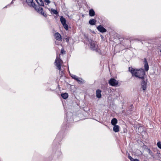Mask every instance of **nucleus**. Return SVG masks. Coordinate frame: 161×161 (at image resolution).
I'll return each mask as SVG.
<instances>
[{"mask_svg": "<svg viewBox=\"0 0 161 161\" xmlns=\"http://www.w3.org/2000/svg\"><path fill=\"white\" fill-rule=\"evenodd\" d=\"M131 74L132 75L142 80H144L145 73L143 69L141 68L140 69L135 70L131 68Z\"/></svg>", "mask_w": 161, "mask_h": 161, "instance_id": "nucleus-1", "label": "nucleus"}, {"mask_svg": "<svg viewBox=\"0 0 161 161\" xmlns=\"http://www.w3.org/2000/svg\"><path fill=\"white\" fill-rule=\"evenodd\" d=\"M62 63V60L59 58L57 57L55 60L54 64L57 67V69L59 71H61L62 70L61 66Z\"/></svg>", "mask_w": 161, "mask_h": 161, "instance_id": "nucleus-2", "label": "nucleus"}, {"mask_svg": "<svg viewBox=\"0 0 161 161\" xmlns=\"http://www.w3.org/2000/svg\"><path fill=\"white\" fill-rule=\"evenodd\" d=\"M89 42L90 45V48L94 50H95L97 52H99L97 50V42L91 39L89 40Z\"/></svg>", "mask_w": 161, "mask_h": 161, "instance_id": "nucleus-3", "label": "nucleus"}, {"mask_svg": "<svg viewBox=\"0 0 161 161\" xmlns=\"http://www.w3.org/2000/svg\"><path fill=\"white\" fill-rule=\"evenodd\" d=\"M60 20L64 28L66 30H67L68 29V25L66 24V20L63 16H62L60 17Z\"/></svg>", "mask_w": 161, "mask_h": 161, "instance_id": "nucleus-4", "label": "nucleus"}, {"mask_svg": "<svg viewBox=\"0 0 161 161\" xmlns=\"http://www.w3.org/2000/svg\"><path fill=\"white\" fill-rule=\"evenodd\" d=\"M109 83L110 86H115L118 84L117 80L114 78H111L109 81Z\"/></svg>", "mask_w": 161, "mask_h": 161, "instance_id": "nucleus-5", "label": "nucleus"}, {"mask_svg": "<svg viewBox=\"0 0 161 161\" xmlns=\"http://www.w3.org/2000/svg\"><path fill=\"white\" fill-rule=\"evenodd\" d=\"M54 36L56 40L61 41H62L61 36L58 33H55L54 34Z\"/></svg>", "mask_w": 161, "mask_h": 161, "instance_id": "nucleus-6", "label": "nucleus"}, {"mask_svg": "<svg viewBox=\"0 0 161 161\" xmlns=\"http://www.w3.org/2000/svg\"><path fill=\"white\" fill-rule=\"evenodd\" d=\"M144 59V67L145 70L146 71H147L149 69V66L148 64V63L147 59L146 58Z\"/></svg>", "mask_w": 161, "mask_h": 161, "instance_id": "nucleus-7", "label": "nucleus"}, {"mask_svg": "<svg viewBox=\"0 0 161 161\" xmlns=\"http://www.w3.org/2000/svg\"><path fill=\"white\" fill-rule=\"evenodd\" d=\"M97 29L101 32H105L106 31V30L101 25H99L97 27Z\"/></svg>", "mask_w": 161, "mask_h": 161, "instance_id": "nucleus-8", "label": "nucleus"}, {"mask_svg": "<svg viewBox=\"0 0 161 161\" xmlns=\"http://www.w3.org/2000/svg\"><path fill=\"white\" fill-rule=\"evenodd\" d=\"M71 76L72 77V78L80 82H82L81 81L82 79L81 78L76 76V75H71Z\"/></svg>", "mask_w": 161, "mask_h": 161, "instance_id": "nucleus-9", "label": "nucleus"}, {"mask_svg": "<svg viewBox=\"0 0 161 161\" xmlns=\"http://www.w3.org/2000/svg\"><path fill=\"white\" fill-rule=\"evenodd\" d=\"M136 131H138L140 133H141L144 131V128L142 126H140L136 128Z\"/></svg>", "mask_w": 161, "mask_h": 161, "instance_id": "nucleus-10", "label": "nucleus"}, {"mask_svg": "<svg viewBox=\"0 0 161 161\" xmlns=\"http://www.w3.org/2000/svg\"><path fill=\"white\" fill-rule=\"evenodd\" d=\"M28 5L30 6L34 7L35 6V4L33 2V0H26Z\"/></svg>", "mask_w": 161, "mask_h": 161, "instance_id": "nucleus-11", "label": "nucleus"}, {"mask_svg": "<svg viewBox=\"0 0 161 161\" xmlns=\"http://www.w3.org/2000/svg\"><path fill=\"white\" fill-rule=\"evenodd\" d=\"M146 150L147 152L149 153V154L153 158H154V153L149 148H146Z\"/></svg>", "mask_w": 161, "mask_h": 161, "instance_id": "nucleus-12", "label": "nucleus"}, {"mask_svg": "<svg viewBox=\"0 0 161 161\" xmlns=\"http://www.w3.org/2000/svg\"><path fill=\"white\" fill-rule=\"evenodd\" d=\"M38 12L45 17L47 16L46 14L43 12L42 8L39 7L38 8Z\"/></svg>", "mask_w": 161, "mask_h": 161, "instance_id": "nucleus-13", "label": "nucleus"}, {"mask_svg": "<svg viewBox=\"0 0 161 161\" xmlns=\"http://www.w3.org/2000/svg\"><path fill=\"white\" fill-rule=\"evenodd\" d=\"M147 83L144 80H143L142 83L141 85L142 89L143 90H145L146 89V86L147 85Z\"/></svg>", "mask_w": 161, "mask_h": 161, "instance_id": "nucleus-14", "label": "nucleus"}, {"mask_svg": "<svg viewBox=\"0 0 161 161\" xmlns=\"http://www.w3.org/2000/svg\"><path fill=\"white\" fill-rule=\"evenodd\" d=\"M101 91L100 90H97L96 91V96L98 98H100L101 97Z\"/></svg>", "mask_w": 161, "mask_h": 161, "instance_id": "nucleus-15", "label": "nucleus"}, {"mask_svg": "<svg viewBox=\"0 0 161 161\" xmlns=\"http://www.w3.org/2000/svg\"><path fill=\"white\" fill-rule=\"evenodd\" d=\"M119 126L118 125H114L113 127V130L116 132H118L119 130Z\"/></svg>", "mask_w": 161, "mask_h": 161, "instance_id": "nucleus-16", "label": "nucleus"}, {"mask_svg": "<svg viewBox=\"0 0 161 161\" xmlns=\"http://www.w3.org/2000/svg\"><path fill=\"white\" fill-rule=\"evenodd\" d=\"M96 20L94 19H91L89 21V24L91 25H94L96 24Z\"/></svg>", "mask_w": 161, "mask_h": 161, "instance_id": "nucleus-17", "label": "nucleus"}, {"mask_svg": "<svg viewBox=\"0 0 161 161\" xmlns=\"http://www.w3.org/2000/svg\"><path fill=\"white\" fill-rule=\"evenodd\" d=\"M95 14V12L93 9H90L89 11V14L91 16H93Z\"/></svg>", "mask_w": 161, "mask_h": 161, "instance_id": "nucleus-18", "label": "nucleus"}, {"mask_svg": "<svg viewBox=\"0 0 161 161\" xmlns=\"http://www.w3.org/2000/svg\"><path fill=\"white\" fill-rule=\"evenodd\" d=\"M117 123V120L116 118L113 119L111 121V123L113 125H116Z\"/></svg>", "mask_w": 161, "mask_h": 161, "instance_id": "nucleus-19", "label": "nucleus"}, {"mask_svg": "<svg viewBox=\"0 0 161 161\" xmlns=\"http://www.w3.org/2000/svg\"><path fill=\"white\" fill-rule=\"evenodd\" d=\"M61 96L63 98L66 99L68 97V94L67 93H65L62 94H61Z\"/></svg>", "mask_w": 161, "mask_h": 161, "instance_id": "nucleus-20", "label": "nucleus"}, {"mask_svg": "<svg viewBox=\"0 0 161 161\" xmlns=\"http://www.w3.org/2000/svg\"><path fill=\"white\" fill-rule=\"evenodd\" d=\"M36 1L39 5L42 6H44V3L42 0H36Z\"/></svg>", "mask_w": 161, "mask_h": 161, "instance_id": "nucleus-21", "label": "nucleus"}, {"mask_svg": "<svg viewBox=\"0 0 161 161\" xmlns=\"http://www.w3.org/2000/svg\"><path fill=\"white\" fill-rule=\"evenodd\" d=\"M51 11L54 14H57L58 13L57 11L56 10L53 9H51Z\"/></svg>", "mask_w": 161, "mask_h": 161, "instance_id": "nucleus-22", "label": "nucleus"}, {"mask_svg": "<svg viewBox=\"0 0 161 161\" xmlns=\"http://www.w3.org/2000/svg\"><path fill=\"white\" fill-rule=\"evenodd\" d=\"M157 145L158 147H159V148L161 149V142H158L157 143Z\"/></svg>", "mask_w": 161, "mask_h": 161, "instance_id": "nucleus-23", "label": "nucleus"}, {"mask_svg": "<svg viewBox=\"0 0 161 161\" xmlns=\"http://www.w3.org/2000/svg\"><path fill=\"white\" fill-rule=\"evenodd\" d=\"M157 154H158V158L157 159V160H161V154L160 153H157Z\"/></svg>", "mask_w": 161, "mask_h": 161, "instance_id": "nucleus-24", "label": "nucleus"}, {"mask_svg": "<svg viewBox=\"0 0 161 161\" xmlns=\"http://www.w3.org/2000/svg\"><path fill=\"white\" fill-rule=\"evenodd\" d=\"M131 161H140V160L139 159H137V158L134 159V158H133L132 157H131Z\"/></svg>", "mask_w": 161, "mask_h": 161, "instance_id": "nucleus-25", "label": "nucleus"}, {"mask_svg": "<svg viewBox=\"0 0 161 161\" xmlns=\"http://www.w3.org/2000/svg\"><path fill=\"white\" fill-rule=\"evenodd\" d=\"M127 155H128L129 158L131 160V156H130V154L128 152H127Z\"/></svg>", "mask_w": 161, "mask_h": 161, "instance_id": "nucleus-26", "label": "nucleus"}, {"mask_svg": "<svg viewBox=\"0 0 161 161\" xmlns=\"http://www.w3.org/2000/svg\"><path fill=\"white\" fill-rule=\"evenodd\" d=\"M65 52L64 51V49H61V53L62 54L63 53H64Z\"/></svg>", "mask_w": 161, "mask_h": 161, "instance_id": "nucleus-27", "label": "nucleus"}, {"mask_svg": "<svg viewBox=\"0 0 161 161\" xmlns=\"http://www.w3.org/2000/svg\"><path fill=\"white\" fill-rule=\"evenodd\" d=\"M45 2L47 3H49L50 2L49 0H45Z\"/></svg>", "mask_w": 161, "mask_h": 161, "instance_id": "nucleus-28", "label": "nucleus"}, {"mask_svg": "<svg viewBox=\"0 0 161 161\" xmlns=\"http://www.w3.org/2000/svg\"><path fill=\"white\" fill-rule=\"evenodd\" d=\"M61 71V72H59V73L61 75V76L63 75V72L62 71V70L61 71Z\"/></svg>", "mask_w": 161, "mask_h": 161, "instance_id": "nucleus-29", "label": "nucleus"}, {"mask_svg": "<svg viewBox=\"0 0 161 161\" xmlns=\"http://www.w3.org/2000/svg\"><path fill=\"white\" fill-rule=\"evenodd\" d=\"M66 41L67 42H68L69 41V39H68L67 38H66Z\"/></svg>", "mask_w": 161, "mask_h": 161, "instance_id": "nucleus-30", "label": "nucleus"}, {"mask_svg": "<svg viewBox=\"0 0 161 161\" xmlns=\"http://www.w3.org/2000/svg\"><path fill=\"white\" fill-rule=\"evenodd\" d=\"M130 67H129V71H130Z\"/></svg>", "mask_w": 161, "mask_h": 161, "instance_id": "nucleus-31", "label": "nucleus"}, {"mask_svg": "<svg viewBox=\"0 0 161 161\" xmlns=\"http://www.w3.org/2000/svg\"><path fill=\"white\" fill-rule=\"evenodd\" d=\"M144 147H147V146H146V145H144Z\"/></svg>", "mask_w": 161, "mask_h": 161, "instance_id": "nucleus-32", "label": "nucleus"}, {"mask_svg": "<svg viewBox=\"0 0 161 161\" xmlns=\"http://www.w3.org/2000/svg\"><path fill=\"white\" fill-rule=\"evenodd\" d=\"M143 161H147V160H144Z\"/></svg>", "mask_w": 161, "mask_h": 161, "instance_id": "nucleus-33", "label": "nucleus"}]
</instances>
